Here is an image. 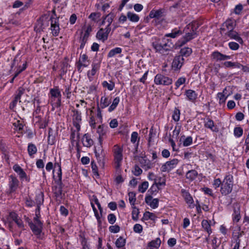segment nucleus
<instances>
[{"label":"nucleus","mask_w":249,"mask_h":249,"mask_svg":"<svg viewBox=\"0 0 249 249\" xmlns=\"http://www.w3.org/2000/svg\"><path fill=\"white\" fill-rule=\"evenodd\" d=\"M198 25L196 22H192L188 24L184 29L185 35L179 39L176 43L178 47H180L191 40L197 36V29Z\"/></svg>","instance_id":"obj_1"},{"label":"nucleus","mask_w":249,"mask_h":249,"mask_svg":"<svg viewBox=\"0 0 249 249\" xmlns=\"http://www.w3.org/2000/svg\"><path fill=\"white\" fill-rule=\"evenodd\" d=\"M152 46L157 52L164 53L165 52L171 50L174 45L171 42V40L165 37L162 39L161 41L158 40L153 42Z\"/></svg>","instance_id":"obj_2"},{"label":"nucleus","mask_w":249,"mask_h":249,"mask_svg":"<svg viewBox=\"0 0 249 249\" xmlns=\"http://www.w3.org/2000/svg\"><path fill=\"white\" fill-rule=\"evenodd\" d=\"M112 151L115 167L116 169L119 170L120 169L123 161V148L122 146L116 144L113 146Z\"/></svg>","instance_id":"obj_3"},{"label":"nucleus","mask_w":249,"mask_h":249,"mask_svg":"<svg viewBox=\"0 0 249 249\" xmlns=\"http://www.w3.org/2000/svg\"><path fill=\"white\" fill-rule=\"evenodd\" d=\"M233 176L231 175H227L223 179L221 186V193L223 195L230 194L232 189Z\"/></svg>","instance_id":"obj_4"},{"label":"nucleus","mask_w":249,"mask_h":249,"mask_svg":"<svg viewBox=\"0 0 249 249\" xmlns=\"http://www.w3.org/2000/svg\"><path fill=\"white\" fill-rule=\"evenodd\" d=\"M165 11L163 9H153L149 13V17L150 18H154L156 22L159 23L164 20Z\"/></svg>","instance_id":"obj_5"},{"label":"nucleus","mask_w":249,"mask_h":249,"mask_svg":"<svg viewBox=\"0 0 249 249\" xmlns=\"http://www.w3.org/2000/svg\"><path fill=\"white\" fill-rule=\"evenodd\" d=\"M52 102H54L55 106L59 107L61 104V94L58 87H56L50 90Z\"/></svg>","instance_id":"obj_6"},{"label":"nucleus","mask_w":249,"mask_h":249,"mask_svg":"<svg viewBox=\"0 0 249 249\" xmlns=\"http://www.w3.org/2000/svg\"><path fill=\"white\" fill-rule=\"evenodd\" d=\"M154 82L157 85L169 86L173 83V80L169 77L158 73L155 76Z\"/></svg>","instance_id":"obj_7"},{"label":"nucleus","mask_w":249,"mask_h":249,"mask_svg":"<svg viewBox=\"0 0 249 249\" xmlns=\"http://www.w3.org/2000/svg\"><path fill=\"white\" fill-rule=\"evenodd\" d=\"M50 21L52 33L54 36H58L60 32L59 18L57 17H53L52 16L51 17Z\"/></svg>","instance_id":"obj_8"},{"label":"nucleus","mask_w":249,"mask_h":249,"mask_svg":"<svg viewBox=\"0 0 249 249\" xmlns=\"http://www.w3.org/2000/svg\"><path fill=\"white\" fill-rule=\"evenodd\" d=\"M72 122L73 125L76 128L77 131H79L81 127V124L82 122L81 113L77 110H72Z\"/></svg>","instance_id":"obj_9"},{"label":"nucleus","mask_w":249,"mask_h":249,"mask_svg":"<svg viewBox=\"0 0 249 249\" xmlns=\"http://www.w3.org/2000/svg\"><path fill=\"white\" fill-rule=\"evenodd\" d=\"M55 185L53 187V191L57 200L60 201L63 197L64 194L62 193L63 184L62 182H55Z\"/></svg>","instance_id":"obj_10"},{"label":"nucleus","mask_w":249,"mask_h":249,"mask_svg":"<svg viewBox=\"0 0 249 249\" xmlns=\"http://www.w3.org/2000/svg\"><path fill=\"white\" fill-rule=\"evenodd\" d=\"M178 160L176 159H174L170 161L166 162L162 165L160 171L162 172H169L171 170L176 167L178 163Z\"/></svg>","instance_id":"obj_11"},{"label":"nucleus","mask_w":249,"mask_h":249,"mask_svg":"<svg viewBox=\"0 0 249 249\" xmlns=\"http://www.w3.org/2000/svg\"><path fill=\"white\" fill-rule=\"evenodd\" d=\"M111 28H101L97 32L96 36L98 39L102 40L104 42L107 40Z\"/></svg>","instance_id":"obj_12"},{"label":"nucleus","mask_w":249,"mask_h":249,"mask_svg":"<svg viewBox=\"0 0 249 249\" xmlns=\"http://www.w3.org/2000/svg\"><path fill=\"white\" fill-rule=\"evenodd\" d=\"M139 161L141 167L145 171L151 169L155 166V163L145 158V157L139 158Z\"/></svg>","instance_id":"obj_13"},{"label":"nucleus","mask_w":249,"mask_h":249,"mask_svg":"<svg viewBox=\"0 0 249 249\" xmlns=\"http://www.w3.org/2000/svg\"><path fill=\"white\" fill-rule=\"evenodd\" d=\"M92 31V28L90 25L87 27L84 34L82 35L80 39V49H83L87 41L89 33Z\"/></svg>","instance_id":"obj_14"},{"label":"nucleus","mask_w":249,"mask_h":249,"mask_svg":"<svg viewBox=\"0 0 249 249\" xmlns=\"http://www.w3.org/2000/svg\"><path fill=\"white\" fill-rule=\"evenodd\" d=\"M236 26L235 21L231 19L227 20L222 25L221 30L225 33L233 30Z\"/></svg>","instance_id":"obj_15"},{"label":"nucleus","mask_w":249,"mask_h":249,"mask_svg":"<svg viewBox=\"0 0 249 249\" xmlns=\"http://www.w3.org/2000/svg\"><path fill=\"white\" fill-rule=\"evenodd\" d=\"M225 35L230 39H234L241 44L243 43V39L240 37L239 34L236 31H234V29L231 30V31L225 33Z\"/></svg>","instance_id":"obj_16"},{"label":"nucleus","mask_w":249,"mask_h":249,"mask_svg":"<svg viewBox=\"0 0 249 249\" xmlns=\"http://www.w3.org/2000/svg\"><path fill=\"white\" fill-rule=\"evenodd\" d=\"M184 62V59L181 56H176L172 62V68L174 70H179Z\"/></svg>","instance_id":"obj_17"},{"label":"nucleus","mask_w":249,"mask_h":249,"mask_svg":"<svg viewBox=\"0 0 249 249\" xmlns=\"http://www.w3.org/2000/svg\"><path fill=\"white\" fill-rule=\"evenodd\" d=\"M211 56L212 59L217 61L228 60L231 58V55H227L222 54L218 51H214L211 54Z\"/></svg>","instance_id":"obj_18"},{"label":"nucleus","mask_w":249,"mask_h":249,"mask_svg":"<svg viewBox=\"0 0 249 249\" xmlns=\"http://www.w3.org/2000/svg\"><path fill=\"white\" fill-rule=\"evenodd\" d=\"M13 168L15 172L18 175L21 180H25L27 181H29V179L28 178L27 174L19 165L18 164H15L13 166Z\"/></svg>","instance_id":"obj_19"},{"label":"nucleus","mask_w":249,"mask_h":249,"mask_svg":"<svg viewBox=\"0 0 249 249\" xmlns=\"http://www.w3.org/2000/svg\"><path fill=\"white\" fill-rule=\"evenodd\" d=\"M92 69L90 71L88 72V77L90 81L92 79V77L96 74V72L99 70L100 67V62H93L92 65Z\"/></svg>","instance_id":"obj_20"},{"label":"nucleus","mask_w":249,"mask_h":249,"mask_svg":"<svg viewBox=\"0 0 249 249\" xmlns=\"http://www.w3.org/2000/svg\"><path fill=\"white\" fill-rule=\"evenodd\" d=\"M19 181L16 177L11 175L10 176L9 185L10 189V192H13L15 191L18 187Z\"/></svg>","instance_id":"obj_21"},{"label":"nucleus","mask_w":249,"mask_h":249,"mask_svg":"<svg viewBox=\"0 0 249 249\" xmlns=\"http://www.w3.org/2000/svg\"><path fill=\"white\" fill-rule=\"evenodd\" d=\"M145 201L146 204L153 209H156L159 206V199L158 198L153 199L152 196H146Z\"/></svg>","instance_id":"obj_22"},{"label":"nucleus","mask_w":249,"mask_h":249,"mask_svg":"<svg viewBox=\"0 0 249 249\" xmlns=\"http://www.w3.org/2000/svg\"><path fill=\"white\" fill-rule=\"evenodd\" d=\"M185 95L186 96L187 100L192 103H194L197 98V94L195 90L192 89L186 90Z\"/></svg>","instance_id":"obj_23"},{"label":"nucleus","mask_w":249,"mask_h":249,"mask_svg":"<svg viewBox=\"0 0 249 249\" xmlns=\"http://www.w3.org/2000/svg\"><path fill=\"white\" fill-rule=\"evenodd\" d=\"M29 226L35 235H39L41 233L43 226L33 224V222L32 221L29 222Z\"/></svg>","instance_id":"obj_24"},{"label":"nucleus","mask_w":249,"mask_h":249,"mask_svg":"<svg viewBox=\"0 0 249 249\" xmlns=\"http://www.w3.org/2000/svg\"><path fill=\"white\" fill-rule=\"evenodd\" d=\"M82 143L84 146L89 147L93 144V141L91 139L90 135L88 134H85L82 138Z\"/></svg>","instance_id":"obj_25"},{"label":"nucleus","mask_w":249,"mask_h":249,"mask_svg":"<svg viewBox=\"0 0 249 249\" xmlns=\"http://www.w3.org/2000/svg\"><path fill=\"white\" fill-rule=\"evenodd\" d=\"M95 154L97 159L99 161H102L105 156V152L102 147H99L98 148L95 149Z\"/></svg>","instance_id":"obj_26"},{"label":"nucleus","mask_w":249,"mask_h":249,"mask_svg":"<svg viewBox=\"0 0 249 249\" xmlns=\"http://www.w3.org/2000/svg\"><path fill=\"white\" fill-rule=\"evenodd\" d=\"M107 129V126L105 127L103 125H100L98 126L97 132L99 135V139L100 142L104 139V137L106 135Z\"/></svg>","instance_id":"obj_27"},{"label":"nucleus","mask_w":249,"mask_h":249,"mask_svg":"<svg viewBox=\"0 0 249 249\" xmlns=\"http://www.w3.org/2000/svg\"><path fill=\"white\" fill-rule=\"evenodd\" d=\"M182 31L178 28H175L173 29L170 33L166 34L165 35V37L176 38L181 35H182Z\"/></svg>","instance_id":"obj_28"},{"label":"nucleus","mask_w":249,"mask_h":249,"mask_svg":"<svg viewBox=\"0 0 249 249\" xmlns=\"http://www.w3.org/2000/svg\"><path fill=\"white\" fill-rule=\"evenodd\" d=\"M183 196L186 203L189 205V207L193 208L195 205L193 204L194 200L190 194L184 191L183 192Z\"/></svg>","instance_id":"obj_29"},{"label":"nucleus","mask_w":249,"mask_h":249,"mask_svg":"<svg viewBox=\"0 0 249 249\" xmlns=\"http://www.w3.org/2000/svg\"><path fill=\"white\" fill-rule=\"evenodd\" d=\"M198 175L197 172L195 170L188 171L186 174V178L190 181L195 180Z\"/></svg>","instance_id":"obj_30"},{"label":"nucleus","mask_w":249,"mask_h":249,"mask_svg":"<svg viewBox=\"0 0 249 249\" xmlns=\"http://www.w3.org/2000/svg\"><path fill=\"white\" fill-rule=\"evenodd\" d=\"M204 126L205 127L210 129L213 131H216V130L214 129V124L213 121L209 118H207L205 120Z\"/></svg>","instance_id":"obj_31"},{"label":"nucleus","mask_w":249,"mask_h":249,"mask_svg":"<svg viewBox=\"0 0 249 249\" xmlns=\"http://www.w3.org/2000/svg\"><path fill=\"white\" fill-rule=\"evenodd\" d=\"M27 150L30 157H32L36 153L37 150L35 144L30 143L28 144Z\"/></svg>","instance_id":"obj_32"},{"label":"nucleus","mask_w":249,"mask_h":249,"mask_svg":"<svg viewBox=\"0 0 249 249\" xmlns=\"http://www.w3.org/2000/svg\"><path fill=\"white\" fill-rule=\"evenodd\" d=\"M224 65L227 68H236L240 69L242 64L238 62L226 61L224 63Z\"/></svg>","instance_id":"obj_33"},{"label":"nucleus","mask_w":249,"mask_h":249,"mask_svg":"<svg viewBox=\"0 0 249 249\" xmlns=\"http://www.w3.org/2000/svg\"><path fill=\"white\" fill-rule=\"evenodd\" d=\"M192 53V50L191 48L184 47L181 49L180 51V55L183 57H188Z\"/></svg>","instance_id":"obj_34"},{"label":"nucleus","mask_w":249,"mask_h":249,"mask_svg":"<svg viewBox=\"0 0 249 249\" xmlns=\"http://www.w3.org/2000/svg\"><path fill=\"white\" fill-rule=\"evenodd\" d=\"M127 17L129 20L133 22H137L140 19V17L138 15L131 12H127Z\"/></svg>","instance_id":"obj_35"},{"label":"nucleus","mask_w":249,"mask_h":249,"mask_svg":"<svg viewBox=\"0 0 249 249\" xmlns=\"http://www.w3.org/2000/svg\"><path fill=\"white\" fill-rule=\"evenodd\" d=\"M156 218L157 217L154 213H150L149 212H146L143 214L142 220H148L149 219H150L151 220L155 221Z\"/></svg>","instance_id":"obj_36"},{"label":"nucleus","mask_w":249,"mask_h":249,"mask_svg":"<svg viewBox=\"0 0 249 249\" xmlns=\"http://www.w3.org/2000/svg\"><path fill=\"white\" fill-rule=\"evenodd\" d=\"M122 49L120 47H116L111 49L107 54V57L109 58L113 57L117 54H120L122 53Z\"/></svg>","instance_id":"obj_37"},{"label":"nucleus","mask_w":249,"mask_h":249,"mask_svg":"<svg viewBox=\"0 0 249 249\" xmlns=\"http://www.w3.org/2000/svg\"><path fill=\"white\" fill-rule=\"evenodd\" d=\"M125 239H124L122 236H120L116 240L115 242V245L117 248L121 249L124 248L125 246Z\"/></svg>","instance_id":"obj_38"},{"label":"nucleus","mask_w":249,"mask_h":249,"mask_svg":"<svg viewBox=\"0 0 249 249\" xmlns=\"http://www.w3.org/2000/svg\"><path fill=\"white\" fill-rule=\"evenodd\" d=\"M114 18L115 15L113 13H110L104 17V19H106V21L108 23L106 28H110V25L113 22Z\"/></svg>","instance_id":"obj_39"},{"label":"nucleus","mask_w":249,"mask_h":249,"mask_svg":"<svg viewBox=\"0 0 249 249\" xmlns=\"http://www.w3.org/2000/svg\"><path fill=\"white\" fill-rule=\"evenodd\" d=\"M201 225L202 228L208 232L210 235L212 233V229L211 228V225L206 220H203L201 222Z\"/></svg>","instance_id":"obj_40"},{"label":"nucleus","mask_w":249,"mask_h":249,"mask_svg":"<svg viewBox=\"0 0 249 249\" xmlns=\"http://www.w3.org/2000/svg\"><path fill=\"white\" fill-rule=\"evenodd\" d=\"M12 217L13 221L17 224L18 227L19 229H21V231L24 230V225L23 224L22 220L21 219L18 218L16 215L13 216Z\"/></svg>","instance_id":"obj_41"},{"label":"nucleus","mask_w":249,"mask_h":249,"mask_svg":"<svg viewBox=\"0 0 249 249\" xmlns=\"http://www.w3.org/2000/svg\"><path fill=\"white\" fill-rule=\"evenodd\" d=\"M110 103V100H109L107 97L106 96H102L101 98L100 106L102 108H104L107 107Z\"/></svg>","instance_id":"obj_42"},{"label":"nucleus","mask_w":249,"mask_h":249,"mask_svg":"<svg viewBox=\"0 0 249 249\" xmlns=\"http://www.w3.org/2000/svg\"><path fill=\"white\" fill-rule=\"evenodd\" d=\"M161 241L160 238H157L156 239L153 240L150 242L148 246V247L155 248H158L160 245Z\"/></svg>","instance_id":"obj_43"},{"label":"nucleus","mask_w":249,"mask_h":249,"mask_svg":"<svg viewBox=\"0 0 249 249\" xmlns=\"http://www.w3.org/2000/svg\"><path fill=\"white\" fill-rule=\"evenodd\" d=\"M159 188L158 187L156 183H154L151 186L150 188L148 190V193L149 194V196L155 195L158 192Z\"/></svg>","instance_id":"obj_44"},{"label":"nucleus","mask_w":249,"mask_h":249,"mask_svg":"<svg viewBox=\"0 0 249 249\" xmlns=\"http://www.w3.org/2000/svg\"><path fill=\"white\" fill-rule=\"evenodd\" d=\"M53 133L52 129H50L49 131L48 137V143L50 145H53L55 142V138L54 136L53 135Z\"/></svg>","instance_id":"obj_45"},{"label":"nucleus","mask_w":249,"mask_h":249,"mask_svg":"<svg viewBox=\"0 0 249 249\" xmlns=\"http://www.w3.org/2000/svg\"><path fill=\"white\" fill-rule=\"evenodd\" d=\"M102 86L104 88H107L110 91L112 90L115 87L114 83L111 81H110L109 83L106 81H103Z\"/></svg>","instance_id":"obj_46"},{"label":"nucleus","mask_w":249,"mask_h":249,"mask_svg":"<svg viewBox=\"0 0 249 249\" xmlns=\"http://www.w3.org/2000/svg\"><path fill=\"white\" fill-rule=\"evenodd\" d=\"M185 136H182L181 137L180 140L184 139L183 142V145L184 146H188L190 145L193 142V139L191 136H188L185 138Z\"/></svg>","instance_id":"obj_47"},{"label":"nucleus","mask_w":249,"mask_h":249,"mask_svg":"<svg viewBox=\"0 0 249 249\" xmlns=\"http://www.w3.org/2000/svg\"><path fill=\"white\" fill-rule=\"evenodd\" d=\"M99 123L100 122L95 118V117L93 115H90L89 121V124L91 128H95L96 126V124Z\"/></svg>","instance_id":"obj_48"},{"label":"nucleus","mask_w":249,"mask_h":249,"mask_svg":"<svg viewBox=\"0 0 249 249\" xmlns=\"http://www.w3.org/2000/svg\"><path fill=\"white\" fill-rule=\"evenodd\" d=\"M149 186L148 181H145L141 183L139 186V191L142 193H144L147 189Z\"/></svg>","instance_id":"obj_49"},{"label":"nucleus","mask_w":249,"mask_h":249,"mask_svg":"<svg viewBox=\"0 0 249 249\" xmlns=\"http://www.w3.org/2000/svg\"><path fill=\"white\" fill-rule=\"evenodd\" d=\"M132 218L133 220L137 221L139 218V210L136 207H132Z\"/></svg>","instance_id":"obj_50"},{"label":"nucleus","mask_w":249,"mask_h":249,"mask_svg":"<svg viewBox=\"0 0 249 249\" xmlns=\"http://www.w3.org/2000/svg\"><path fill=\"white\" fill-rule=\"evenodd\" d=\"M180 112L179 109L175 108L173 115L172 118L175 122H178L180 119Z\"/></svg>","instance_id":"obj_51"},{"label":"nucleus","mask_w":249,"mask_h":249,"mask_svg":"<svg viewBox=\"0 0 249 249\" xmlns=\"http://www.w3.org/2000/svg\"><path fill=\"white\" fill-rule=\"evenodd\" d=\"M78 62L82 63V64H84L87 65V67L89 64V60H88V57L86 54H83L80 56Z\"/></svg>","instance_id":"obj_52"},{"label":"nucleus","mask_w":249,"mask_h":249,"mask_svg":"<svg viewBox=\"0 0 249 249\" xmlns=\"http://www.w3.org/2000/svg\"><path fill=\"white\" fill-rule=\"evenodd\" d=\"M129 201L131 205L134 206L136 201V194L133 192L128 193Z\"/></svg>","instance_id":"obj_53"},{"label":"nucleus","mask_w":249,"mask_h":249,"mask_svg":"<svg viewBox=\"0 0 249 249\" xmlns=\"http://www.w3.org/2000/svg\"><path fill=\"white\" fill-rule=\"evenodd\" d=\"M186 79L185 77H181L179 78L176 82L175 85L176 86L175 89H178L181 85L184 84L186 82Z\"/></svg>","instance_id":"obj_54"},{"label":"nucleus","mask_w":249,"mask_h":249,"mask_svg":"<svg viewBox=\"0 0 249 249\" xmlns=\"http://www.w3.org/2000/svg\"><path fill=\"white\" fill-rule=\"evenodd\" d=\"M101 14L99 13H91L89 17V18L91 19L92 20L96 22L97 20L100 18Z\"/></svg>","instance_id":"obj_55"},{"label":"nucleus","mask_w":249,"mask_h":249,"mask_svg":"<svg viewBox=\"0 0 249 249\" xmlns=\"http://www.w3.org/2000/svg\"><path fill=\"white\" fill-rule=\"evenodd\" d=\"M228 46L230 49L233 51H236L239 48V45L238 43L231 41L228 43Z\"/></svg>","instance_id":"obj_56"},{"label":"nucleus","mask_w":249,"mask_h":249,"mask_svg":"<svg viewBox=\"0 0 249 249\" xmlns=\"http://www.w3.org/2000/svg\"><path fill=\"white\" fill-rule=\"evenodd\" d=\"M243 132V129L241 127H236L234 129V134L237 138L240 137L242 135Z\"/></svg>","instance_id":"obj_57"},{"label":"nucleus","mask_w":249,"mask_h":249,"mask_svg":"<svg viewBox=\"0 0 249 249\" xmlns=\"http://www.w3.org/2000/svg\"><path fill=\"white\" fill-rule=\"evenodd\" d=\"M62 169H58V171L57 172V178H55V176L54 175L53 176V178L55 182H58V183L62 182Z\"/></svg>","instance_id":"obj_58"},{"label":"nucleus","mask_w":249,"mask_h":249,"mask_svg":"<svg viewBox=\"0 0 249 249\" xmlns=\"http://www.w3.org/2000/svg\"><path fill=\"white\" fill-rule=\"evenodd\" d=\"M36 203H37V208L36 210V211H37V213H40V205L43 203V198L42 196H37L36 199Z\"/></svg>","instance_id":"obj_59"},{"label":"nucleus","mask_w":249,"mask_h":249,"mask_svg":"<svg viewBox=\"0 0 249 249\" xmlns=\"http://www.w3.org/2000/svg\"><path fill=\"white\" fill-rule=\"evenodd\" d=\"M107 220L110 224H113L116 220V217L113 213H110L107 215Z\"/></svg>","instance_id":"obj_60"},{"label":"nucleus","mask_w":249,"mask_h":249,"mask_svg":"<svg viewBox=\"0 0 249 249\" xmlns=\"http://www.w3.org/2000/svg\"><path fill=\"white\" fill-rule=\"evenodd\" d=\"M142 226L140 224H136L133 227V231L135 232L141 233L142 231Z\"/></svg>","instance_id":"obj_61"},{"label":"nucleus","mask_w":249,"mask_h":249,"mask_svg":"<svg viewBox=\"0 0 249 249\" xmlns=\"http://www.w3.org/2000/svg\"><path fill=\"white\" fill-rule=\"evenodd\" d=\"M109 230L111 232L116 233L119 232L120 231V228L117 225H112L109 227Z\"/></svg>","instance_id":"obj_62"},{"label":"nucleus","mask_w":249,"mask_h":249,"mask_svg":"<svg viewBox=\"0 0 249 249\" xmlns=\"http://www.w3.org/2000/svg\"><path fill=\"white\" fill-rule=\"evenodd\" d=\"M142 169L138 165H135L134 170L133 171V173L135 176H140L142 174Z\"/></svg>","instance_id":"obj_63"},{"label":"nucleus","mask_w":249,"mask_h":249,"mask_svg":"<svg viewBox=\"0 0 249 249\" xmlns=\"http://www.w3.org/2000/svg\"><path fill=\"white\" fill-rule=\"evenodd\" d=\"M25 92V89L20 87L18 88V90L16 92V94L15 95L17 97V98H19L20 99L21 96L24 94Z\"/></svg>","instance_id":"obj_64"}]
</instances>
